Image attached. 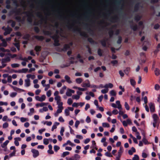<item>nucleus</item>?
<instances>
[{
	"mask_svg": "<svg viewBox=\"0 0 160 160\" xmlns=\"http://www.w3.org/2000/svg\"><path fill=\"white\" fill-rule=\"evenodd\" d=\"M124 106L127 110H129L130 109L129 106L127 102H125Z\"/></svg>",
	"mask_w": 160,
	"mask_h": 160,
	"instance_id": "42",
	"label": "nucleus"
},
{
	"mask_svg": "<svg viewBox=\"0 0 160 160\" xmlns=\"http://www.w3.org/2000/svg\"><path fill=\"white\" fill-rule=\"evenodd\" d=\"M14 46L17 48L18 50H20V45L19 42H16L13 43Z\"/></svg>",
	"mask_w": 160,
	"mask_h": 160,
	"instance_id": "43",
	"label": "nucleus"
},
{
	"mask_svg": "<svg viewBox=\"0 0 160 160\" xmlns=\"http://www.w3.org/2000/svg\"><path fill=\"white\" fill-rule=\"evenodd\" d=\"M105 155L107 157H112V156L111 155V153L109 152H107L105 153Z\"/></svg>",
	"mask_w": 160,
	"mask_h": 160,
	"instance_id": "64",
	"label": "nucleus"
},
{
	"mask_svg": "<svg viewBox=\"0 0 160 160\" xmlns=\"http://www.w3.org/2000/svg\"><path fill=\"white\" fill-rule=\"evenodd\" d=\"M123 147H120L119 150L118 152V155L121 156L122 153L123 152Z\"/></svg>",
	"mask_w": 160,
	"mask_h": 160,
	"instance_id": "37",
	"label": "nucleus"
},
{
	"mask_svg": "<svg viewBox=\"0 0 160 160\" xmlns=\"http://www.w3.org/2000/svg\"><path fill=\"white\" fill-rule=\"evenodd\" d=\"M75 160H78L80 158V156L78 154H75L74 155Z\"/></svg>",
	"mask_w": 160,
	"mask_h": 160,
	"instance_id": "41",
	"label": "nucleus"
},
{
	"mask_svg": "<svg viewBox=\"0 0 160 160\" xmlns=\"http://www.w3.org/2000/svg\"><path fill=\"white\" fill-rule=\"evenodd\" d=\"M75 22V21H73L71 23L68 22L67 23V27L69 28H72L74 26Z\"/></svg>",
	"mask_w": 160,
	"mask_h": 160,
	"instance_id": "13",
	"label": "nucleus"
},
{
	"mask_svg": "<svg viewBox=\"0 0 160 160\" xmlns=\"http://www.w3.org/2000/svg\"><path fill=\"white\" fill-rule=\"evenodd\" d=\"M88 41L91 43H94V41L93 40V39L91 38H89L88 39Z\"/></svg>",
	"mask_w": 160,
	"mask_h": 160,
	"instance_id": "56",
	"label": "nucleus"
},
{
	"mask_svg": "<svg viewBox=\"0 0 160 160\" xmlns=\"http://www.w3.org/2000/svg\"><path fill=\"white\" fill-rule=\"evenodd\" d=\"M54 99L57 101V103L58 105H59L61 104V103L62 102H61V98L59 96L55 97Z\"/></svg>",
	"mask_w": 160,
	"mask_h": 160,
	"instance_id": "9",
	"label": "nucleus"
},
{
	"mask_svg": "<svg viewBox=\"0 0 160 160\" xmlns=\"http://www.w3.org/2000/svg\"><path fill=\"white\" fill-rule=\"evenodd\" d=\"M31 152L33 153V156L34 158H36L39 155V152L38 150L34 149H32Z\"/></svg>",
	"mask_w": 160,
	"mask_h": 160,
	"instance_id": "4",
	"label": "nucleus"
},
{
	"mask_svg": "<svg viewBox=\"0 0 160 160\" xmlns=\"http://www.w3.org/2000/svg\"><path fill=\"white\" fill-rule=\"evenodd\" d=\"M70 153V152H64L61 155V157L64 158L67 155H68Z\"/></svg>",
	"mask_w": 160,
	"mask_h": 160,
	"instance_id": "35",
	"label": "nucleus"
},
{
	"mask_svg": "<svg viewBox=\"0 0 160 160\" xmlns=\"http://www.w3.org/2000/svg\"><path fill=\"white\" fill-rule=\"evenodd\" d=\"M152 118L153 120V122H158L159 120V118L157 114H154L152 115Z\"/></svg>",
	"mask_w": 160,
	"mask_h": 160,
	"instance_id": "8",
	"label": "nucleus"
},
{
	"mask_svg": "<svg viewBox=\"0 0 160 160\" xmlns=\"http://www.w3.org/2000/svg\"><path fill=\"white\" fill-rule=\"evenodd\" d=\"M60 149V147L57 145H55L54 146V149L55 152H57Z\"/></svg>",
	"mask_w": 160,
	"mask_h": 160,
	"instance_id": "50",
	"label": "nucleus"
},
{
	"mask_svg": "<svg viewBox=\"0 0 160 160\" xmlns=\"http://www.w3.org/2000/svg\"><path fill=\"white\" fill-rule=\"evenodd\" d=\"M65 113L66 116H68L69 115V110L68 109H65Z\"/></svg>",
	"mask_w": 160,
	"mask_h": 160,
	"instance_id": "63",
	"label": "nucleus"
},
{
	"mask_svg": "<svg viewBox=\"0 0 160 160\" xmlns=\"http://www.w3.org/2000/svg\"><path fill=\"white\" fill-rule=\"evenodd\" d=\"M110 95L111 96H116V93L114 90H112L110 92Z\"/></svg>",
	"mask_w": 160,
	"mask_h": 160,
	"instance_id": "28",
	"label": "nucleus"
},
{
	"mask_svg": "<svg viewBox=\"0 0 160 160\" xmlns=\"http://www.w3.org/2000/svg\"><path fill=\"white\" fill-rule=\"evenodd\" d=\"M11 61V59L9 57H7L4 58L2 59V63H6L8 62H9Z\"/></svg>",
	"mask_w": 160,
	"mask_h": 160,
	"instance_id": "11",
	"label": "nucleus"
},
{
	"mask_svg": "<svg viewBox=\"0 0 160 160\" xmlns=\"http://www.w3.org/2000/svg\"><path fill=\"white\" fill-rule=\"evenodd\" d=\"M34 30L35 32L37 33H38L40 31V29L37 26L34 27Z\"/></svg>",
	"mask_w": 160,
	"mask_h": 160,
	"instance_id": "55",
	"label": "nucleus"
},
{
	"mask_svg": "<svg viewBox=\"0 0 160 160\" xmlns=\"http://www.w3.org/2000/svg\"><path fill=\"white\" fill-rule=\"evenodd\" d=\"M82 86L83 87H90V85L89 83H83L82 84Z\"/></svg>",
	"mask_w": 160,
	"mask_h": 160,
	"instance_id": "40",
	"label": "nucleus"
},
{
	"mask_svg": "<svg viewBox=\"0 0 160 160\" xmlns=\"http://www.w3.org/2000/svg\"><path fill=\"white\" fill-rule=\"evenodd\" d=\"M34 37L36 39L40 41H42L44 38V37L43 36L36 35L34 36Z\"/></svg>",
	"mask_w": 160,
	"mask_h": 160,
	"instance_id": "17",
	"label": "nucleus"
},
{
	"mask_svg": "<svg viewBox=\"0 0 160 160\" xmlns=\"http://www.w3.org/2000/svg\"><path fill=\"white\" fill-rule=\"evenodd\" d=\"M22 13L26 14L27 15L28 17L27 18V21L30 23H31L32 21V17L33 16L32 12L30 11H26L23 12Z\"/></svg>",
	"mask_w": 160,
	"mask_h": 160,
	"instance_id": "1",
	"label": "nucleus"
},
{
	"mask_svg": "<svg viewBox=\"0 0 160 160\" xmlns=\"http://www.w3.org/2000/svg\"><path fill=\"white\" fill-rule=\"evenodd\" d=\"M80 98V96L78 95H73L72 96V98L73 99H76L77 100L78 99Z\"/></svg>",
	"mask_w": 160,
	"mask_h": 160,
	"instance_id": "61",
	"label": "nucleus"
},
{
	"mask_svg": "<svg viewBox=\"0 0 160 160\" xmlns=\"http://www.w3.org/2000/svg\"><path fill=\"white\" fill-rule=\"evenodd\" d=\"M113 86L112 84L111 83H109L106 84L104 86V88H112Z\"/></svg>",
	"mask_w": 160,
	"mask_h": 160,
	"instance_id": "15",
	"label": "nucleus"
},
{
	"mask_svg": "<svg viewBox=\"0 0 160 160\" xmlns=\"http://www.w3.org/2000/svg\"><path fill=\"white\" fill-rule=\"evenodd\" d=\"M21 6L23 8H26L27 7V5L26 4L25 2L24 1H22L21 2Z\"/></svg>",
	"mask_w": 160,
	"mask_h": 160,
	"instance_id": "45",
	"label": "nucleus"
},
{
	"mask_svg": "<svg viewBox=\"0 0 160 160\" xmlns=\"http://www.w3.org/2000/svg\"><path fill=\"white\" fill-rule=\"evenodd\" d=\"M5 32L4 33V35L6 36L8 34H9L12 31V29L10 27L5 28H4Z\"/></svg>",
	"mask_w": 160,
	"mask_h": 160,
	"instance_id": "5",
	"label": "nucleus"
},
{
	"mask_svg": "<svg viewBox=\"0 0 160 160\" xmlns=\"http://www.w3.org/2000/svg\"><path fill=\"white\" fill-rule=\"evenodd\" d=\"M54 45L55 46H58L60 45V44L59 43V40L58 39H56L54 40Z\"/></svg>",
	"mask_w": 160,
	"mask_h": 160,
	"instance_id": "36",
	"label": "nucleus"
},
{
	"mask_svg": "<svg viewBox=\"0 0 160 160\" xmlns=\"http://www.w3.org/2000/svg\"><path fill=\"white\" fill-rule=\"evenodd\" d=\"M28 70L27 68H23L21 70H20L21 73H26Z\"/></svg>",
	"mask_w": 160,
	"mask_h": 160,
	"instance_id": "59",
	"label": "nucleus"
},
{
	"mask_svg": "<svg viewBox=\"0 0 160 160\" xmlns=\"http://www.w3.org/2000/svg\"><path fill=\"white\" fill-rule=\"evenodd\" d=\"M100 42L102 45L103 47H106V41L105 39H102L101 40Z\"/></svg>",
	"mask_w": 160,
	"mask_h": 160,
	"instance_id": "22",
	"label": "nucleus"
},
{
	"mask_svg": "<svg viewBox=\"0 0 160 160\" xmlns=\"http://www.w3.org/2000/svg\"><path fill=\"white\" fill-rule=\"evenodd\" d=\"M11 66L13 68H15L18 67L20 65L17 63H13L11 64Z\"/></svg>",
	"mask_w": 160,
	"mask_h": 160,
	"instance_id": "48",
	"label": "nucleus"
},
{
	"mask_svg": "<svg viewBox=\"0 0 160 160\" xmlns=\"http://www.w3.org/2000/svg\"><path fill=\"white\" fill-rule=\"evenodd\" d=\"M150 111L152 112H154L155 111L154 104L153 103L150 102L149 104Z\"/></svg>",
	"mask_w": 160,
	"mask_h": 160,
	"instance_id": "7",
	"label": "nucleus"
},
{
	"mask_svg": "<svg viewBox=\"0 0 160 160\" xmlns=\"http://www.w3.org/2000/svg\"><path fill=\"white\" fill-rule=\"evenodd\" d=\"M52 38L54 40L58 39V36L57 34H55L52 37Z\"/></svg>",
	"mask_w": 160,
	"mask_h": 160,
	"instance_id": "58",
	"label": "nucleus"
},
{
	"mask_svg": "<svg viewBox=\"0 0 160 160\" xmlns=\"http://www.w3.org/2000/svg\"><path fill=\"white\" fill-rule=\"evenodd\" d=\"M108 34L109 35L110 38H111L112 37L113 35V31L112 29L109 30L108 32Z\"/></svg>",
	"mask_w": 160,
	"mask_h": 160,
	"instance_id": "25",
	"label": "nucleus"
},
{
	"mask_svg": "<svg viewBox=\"0 0 160 160\" xmlns=\"http://www.w3.org/2000/svg\"><path fill=\"white\" fill-rule=\"evenodd\" d=\"M139 4L138 3L136 4L134 7V11L135 12H137L139 9Z\"/></svg>",
	"mask_w": 160,
	"mask_h": 160,
	"instance_id": "26",
	"label": "nucleus"
},
{
	"mask_svg": "<svg viewBox=\"0 0 160 160\" xmlns=\"http://www.w3.org/2000/svg\"><path fill=\"white\" fill-rule=\"evenodd\" d=\"M130 68L129 67H128L126 68L124 71V72L127 75H128L129 74V71L130 70Z\"/></svg>",
	"mask_w": 160,
	"mask_h": 160,
	"instance_id": "32",
	"label": "nucleus"
},
{
	"mask_svg": "<svg viewBox=\"0 0 160 160\" xmlns=\"http://www.w3.org/2000/svg\"><path fill=\"white\" fill-rule=\"evenodd\" d=\"M7 55L10 56L12 58H14L17 57V55L16 54H13L12 55L10 53H8L7 54Z\"/></svg>",
	"mask_w": 160,
	"mask_h": 160,
	"instance_id": "52",
	"label": "nucleus"
},
{
	"mask_svg": "<svg viewBox=\"0 0 160 160\" xmlns=\"http://www.w3.org/2000/svg\"><path fill=\"white\" fill-rule=\"evenodd\" d=\"M102 125L104 127L109 128L110 127L109 124L106 122H104L102 123Z\"/></svg>",
	"mask_w": 160,
	"mask_h": 160,
	"instance_id": "49",
	"label": "nucleus"
},
{
	"mask_svg": "<svg viewBox=\"0 0 160 160\" xmlns=\"http://www.w3.org/2000/svg\"><path fill=\"white\" fill-rule=\"evenodd\" d=\"M9 142L8 140H6L1 145V147L2 148H4Z\"/></svg>",
	"mask_w": 160,
	"mask_h": 160,
	"instance_id": "29",
	"label": "nucleus"
},
{
	"mask_svg": "<svg viewBox=\"0 0 160 160\" xmlns=\"http://www.w3.org/2000/svg\"><path fill=\"white\" fill-rule=\"evenodd\" d=\"M46 97L45 95H43L40 97V102L43 101L45 100Z\"/></svg>",
	"mask_w": 160,
	"mask_h": 160,
	"instance_id": "54",
	"label": "nucleus"
},
{
	"mask_svg": "<svg viewBox=\"0 0 160 160\" xmlns=\"http://www.w3.org/2000/svg\"><path fill=\"white\" fill-rule=\"evenodd\" d=\"M139 158L137 155H135L134 157L132 158V160H139Z\"/></svg>",
	"mask_w": 160,
	"mask_h": 160,
	"instance_id": "62",
	"label": "nucleus"
},
{
	"mask_svg": "<svg viewBox=\"0 0 160 160\" xmlns=\"http://www.w3.org/2000/svg\"><path fill=\"white\" fill-rule=\"evenodd\" d=\"M63 103H61L59 105H58V109L57 110L56 113L55 114V116H57L58 115V114L61 113L62 111V110L63 109L62 106Z\"/></svg>",
	"mask_w": 160,
	"mask_h": 160,
	"instance_id": "3",
	"label": "nucleus"
},
{
	"mask_svg": "<svg viewBox=\"0 0 160 160\" xmlns=\"http://www.w3.org/2000/svg\"><path fill=\"white\" fill-rule=\"evenodd\" d=\"M30 112L28 113V115L29 116L31 115L34 112V109L33 108H32L30 109Z\"/></svg>",
	"mask_w": 160,
	"mask_h": 160,
	"instance_id": "31",
	"label": "nucleus"
},
{
	"mask_svg": "<svg viewBox=\"0 0 160 160\" xmlns=\"http://www.w3.org/2000/svg\"><path fill=\"white\" fill-rule=\"evenodd\" d=\"M131 149L132 150H129L128 151V154L130 155H132L133 154V152H136V150L133 147H132Z\"/></svg>",
	"mask_w": 160,
	"mask_h": 160,
	"instance_id": "18",
	"label": "nucleus"
},
{
	"mask_svg": "<svg viewBox=\"0 0 160 160\" xmlns=\"http://www.w3.org/2000/svg\"><path fill=\"white\" fill-rule=\"evenodd\" d=\"M74 92L75 91L74 90L70 89H68V90L66 92V95L70 97L71 96L72 93H74Z\"/></svg>",
	"mask_w": 160,
	"mask_h": 160,
	"instance_id": "10",
	"label": "nucleus"
},
{
	"mask_svg": "<svg viewBox=\"0 0 160 160\" xmlns=\"http://www.w3.org/2000/svg\"><path fill=\"white\" fill-rule=\"evenodd\" d=\"M98 54L100 56H102V51L101 49L99 48L98 49Z\"/></svg>",
	"mask_w": 160,
	"mask_h": 160,
	"instance_id": "46",
	"label": "nucleus"
},
{
	"mask_svg": "<svg viewBox=\"0 0 160 160\" xmlns=\"http://www.w3.org/2000/svg\"><path fill=\"white\" fill-rule=\"evenodd\" d=\"M43 143L46 145H47L49 143V141L48 139L44 138L43 139Z\"/></svg>",
	"mask_w": 160,
	"mask_h": 160,
	"instance_id": "53",
	"label": "nucleus"
},
{
	"mask_svg": "<svg viewBox=\"0 0 160 160\" xmlns=\"http://www.w3.org/2000/svg\"><path fill=\"white\" fill-rule=\"evenodd\" d=\"M64 78L66 82L68 83H72V81L70 80V77H69L68 75H65Z\"/></svg>",
	"mask_w": 160,
	"mask_h": 160,
	"instance_id": "16",
	"label": "nucleus"
},
{
	"mask_svg": "<svg viewBox=\"0 0 160 160\" xmlns=\"http://www.w3.org/2000/svg\"><path fill=\"white\" fill-rule=\"evenodd\" d=\"M37 16L39 18H41V20L44 21L45 22H46L47 20V18L43 17L42 14L41 12H38L37 13Z\"/></svg>",
	"mask_w": 160,
	"mask_h": 160,
	"instance_id": "6",
	"label": "nucleus"
},
{
	"mask_svg": "<svg viewBox=\"0 0 160 160\" xmlns=\"http://www.w3.org/2000/svg\"><path fill=\"white\" fill-rule=\"evenodd\" d=\"M34 50L36 52L40 51L41 50V47L40 46H36L35 47Z\"/></svg>",
	"mask_w": 160,
	"mask_h": 160,
	"instance_id": "23",
	"label": "nucleus"
},
{
	"mask_svg": "<svg viewBox=\"0 0 160 160\" xmlns=\"http://www.w3.org/2000/svg\"><path fill=\"white\" fill-rule=\"evenodd\" d=\"M141 18V17L138 15H137L135 17V19L137 21H138L140 20Z\"/></svg>",
	"mask_w": 160,
	"mask_h": 160,
	"instance_id": "47",
	"label": "nucleus"
},
{
	"mask_svg": "<svg viewBox=\"0 0 160 160\" xmlns=\"http://www.w3.org/2000/svg\"><path fill=\"white\" fill-rule=\"evenodd\" d=\"M70 48V46L68 44H65L64 45L63 48L62 50L63 51H66L67 50Z\"/></svg>",
	"mask_w": 160,
	"mask_h": 160,
	"instance_id": "20",
	"label": "nucleus"
},
{
	"mask_svg": "<svg viewBox=\"0 0 160 160\" xmlns=\"http://www.w3.org/2000/svg\"><path fill=\"white\" fill-rule=\"evenodd\" d=\"M12 22V23H11V26L12 27H14L15 25H16V22L15 21H12V20H10L9 22H8V23L9 22Z\"/></svg>",
	"mask_w": 160,
	"mask_h": 160,
	"instance_id": "44",
	"label": "nucleus"
},
{
	"mask_svg": "<svg viewBox=\"0 0 160 160\" xmlns=\"http://www.w3.org/2000/svg\"><path fill=\"white\" fill-rule=\"evenodd\" d=\"M122 37L120 36H119L118 39V40L117 41V42L118 44H121L122 42Z\"/></svg>",
	"mask_w": 160,
	"mask_h": 160,
	"instance_id": "60",
	"label": "nucleus"
},
{
	"mask_svg": "<svg viewBox=\"0 0 160 160\" xmlns=\"http://www.w3.org/2000/svg\"><path fill=\"white\" fill-rule=\"evenodd\" d=\"M66 143L67 145L69 144L72 147L75 146V144L71 142L70 140H68Z\"/></svg>",
	"mask_w": 160,
	"mask_h": 160,
	"instance_id": "51",
	"label": "nucleus"
},
{
	"mask_svg": "<svg viewBox=\"0 0 160 160\" xmlns=\"http://www.w3.org/2000/svg\"><path fill=\"white\" fill-rule=\"evenodd\" d=\"M108 91V88L102 89L101 90V92L102 93L104 94L107 93Z\"/></svg>",
	"mask_w": 160,
	"mask_h": 160,
	"instance_id": "57",
	"label": "nucleus"
},
{
	"mask_svg": "<svg viewBox=\"0 0 160 160\" xmlns=\"http://www.w3.org/2000/svg\"><path fill=\"white\" fill-rule=\"evenodd\" d=\"M106 24V26H108L109 24L107 22H105L104 20H101L98 23V24L100 25Z\"/></svg>",
	"mask_w": 160,
	"mask_h": 160,
	"instance_id": "33",
	"label": "nucleus"
},
{
	"mask_svg": "<svg viewBox=\"0 0 160 160\" xmlns=\"http://www.w3.org/2000/svg\"><path fill=\"white\" fill-rule=\"evenodd\" d=\"M13 89L14 90L17 91H20V92H25V90H24L18 88L17 87H13Z\"/></svg>",
	"mask_w": 160,
	"mask_h": 160,
	"instance_id": "39",
	"label": "nucleus"
},
{
	"mask_svg": "<svg viewBox=\"0 0 160 160\" xmlns=\"http://www.w3.org/2000/svg\"><path fill=\"white\" fill-rule=\"evenodd\" d=\"M76 81L77 83L80 84L82 82V80L81 78H78L76 79Z\"/></svg>",
	"mask_w": 160,
	"mask_h": 160,
	"instance_id": "38",
	"label": "nucleus"
},
{
	"mask_svg": "<svg viewBox=\"0 0 160 160\" xmlns=\"http://www.w3.org/2000/svg\"><path fill=\"white\" fill-rule=\"evenodd\" d=\"M155 74L156 75L158 76L160 74V71L158 68H156L154 71Z\"/></svg>",
	"mask_w": 160,
	"mask_h": 160,
	"instance_id": "21",
	"label": "nucleus"
},
{
	"mask_svg": "<svg viewBox=\"0 0 160 160\" xmlns=\"http://www.w3.org/2000/svg\"><path fill=\"white\" fill-rule=\"evenodd\" d=\"M2 43L1 44V46L6 47L7 46V44L6 41L4 39L2 40Z\"/></svg>",
	"mask_w": 160,
	"mask_h": 160,
	"instance_id": "24",
	"label": "nucleus"
},
{
	"mask_svg": "<svg viewBox=\"0 0 160 160\" xmlns=\"http://www.w3.org/2000/svg\"><path fill=\"white\" fill-rule=\"evenodd\" d=\"M73 30L75 31H76L80 33V35L84 37H88L87 33L85 32H82L81 29L80 28L76 26L73 28Z\"/></svg>",
	"mask_w": 160,
	"mask_h": 160,
	"instance_id": "2",
	"label": "nucleus"
},
{
	"mask_svg": "<svg viewBox=\"0 0 160 160\" xmlns=\"http://www.w3.org/2000/svg\"><path fill=\"white\" fill-rule=\"evenodd\" d=\"M21 10L20 8H18L14 11L16 15H20L21 13Z\"/></svg>",
	"mask_w": 160,
	"mask_h": 160,
	"instance_id": "19",
	"label": "nucleus"
},
{
	"mask_svg": "<svg viewBox=\"0 0 160 160\" xmlns=\"http://www.w3.org/2000/svg\"><path fill=\"white\" fill-rule=\"evenodd\" d=\"M14 144L16 146H18L19 145V143L18 141H20L21 140V138H14Z\"/></svg>",
	"mask_w": 160,
	"mask_h": 160,
	"instance_id": "12",
	"label": "nucleus"
},
{
	"mask_svg": "<svg viewBox=\"0 0 160 160\" xmlns=\"http://www.w3.org/2000/svg\"><path fill=\"white\" fill-rule=\"evenodd\" d=\"M130 82L131 85L133 86H134L136 84V82L134 79H131Z\"/></svg>",
	"mask_w": 160,
	"mask_h": 160,
	"instance_id": "30",
	"label": "nucleus"
},
{
	"mask_svg": "<svg viewBox=\"0 0 160 160\" xmlns=\"http://www.w3.org/2000/svg\"><path fill=\"white\" fill-rule=\"evenodd\" d=\"M130 28L134 31H136L138 29L137 26L136 25L134 26L131 25Z\"/></svg>",
	"mask_w": 160,
	"mask_h": 160,
	"instance_id": "34",
	"label": "nucleus"
},
{
	"mask_svg": "<svg viewBox=\"0 0 160 160\" xmlns=\"http://www.w3.org/2000/svg\"><path fill=\"white\" fill-rule=\"evenodd\" d=\"M116 103L118 105L117 108L119 109H121L122 106L120 104V101L118 100L116 101Z\"/></svg>",
	"mask_w": 160,
	"mask_h": 160,
	"instance_id": "27",
	"label": "nucleus"
},
{
	"mask_svg": "<svg viewBox=\"0 0 160 160\" xmlns=\"http://www.w3.org/2000/svg\"><path fill=\"white\" fill-rule=\"evenodd\" d=\"M25 86L26 87H28L30 85V80L29 79H25Z\"/></svg>",
	"mask_w": 160,
	"mask_h": 160,
	"instance_id": "14",
	"label": "nucleus"
}]
</instances>
